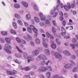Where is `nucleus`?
Listing matches in <instances>:
<instances>
[{"mask_svg":"<svg viewBox=\"0 0 78 78\" xmlns=\"http://www.w3.org/2000/svg\"><path fill=\"white\" fill-rule=\"evenodd\" d=\"M6 72L7 74L10 75H14L17 73V71L15 70H13L12 71L7 70Z\"/></svg>","mask_w":78,"mask_h":78,"instance_id":"1","label":"nucleus"},{"mask_svg":"<svg viewBox=\"0 0 78 78\" xmlns=\"http://www.w3.org/2000/svg\"><path fill=\"white\" fill-rule=\"evenodd\" d=\"M47 70V69L44 66H41L40 68V69H38L37 71L39 72H45Z\"/></svg>","mask_w":78,"mask_h":78,"instance_id":"2","label":"nucleus"},{"mask_svg":"<svg viewBox=\"0 0 78 78\" xmlns=\"http://www.w3.org/2000/svg\"><path fill=\"white\" fill-rule=\"evenodd\" d=\"M39 53V51L37 50H34L32 52L33 55L34 56H37Z\"/></svg>","mask_w":78,"mask_h":78,"instance_id":"3","label":"nucleus"},{"mask_svg":"<svg viewBox=\"0 0 78 78\" xmlns=\"http://www.w3.org/2000/svg\"><path fill=\"white\" fill-rule=\"evenodd\" d=\"M38 58L41 59H42L43 60H46L47 58L46 56L44 55H39Z\"/></svg>","mask_w":78,"mask_h":78,"instance_id":"4","label":"nucleus"},{"mask_svg":"<svg viewBox=\"0 0 78 78\" xmlns=\"http://www.w3.org/2000/svg\"><path fill=\"white\" fill-rule=\"evenodd\" d=\"M55 56L56 58H59L60 59H62V56L58 52H56L55 53Z\"/></svg>","mask_w":78,"mask_h":78,"instance_id":"5","label":"nucleus"},{"mask_svg":"<svg viewBox=\"0 0 78 78\" xmlns=\"http://www.w3.org/2000/svg\"><path fill=\"white\" fill-rule=\"evenodd\" d=\"M51 44H51V46L53 49L55 50V49H56V44L53 43V41H51Z\"/></svg>","mask_w":78,"mask_h":78,"instance_id":"6","label":"nucleus"},{"mask_svg":"<svg viewBox=\"0 0 78 78\" xmlns=\"http://www.w3.org/2000/svg\"><path fill=\"white\" fill-rule=\"evenodd\" d=\"M40 17H41V20H45V16H43V14L41 13H39L38 14Z\"/></svg>","mask_w":78,"mask_h":78,"instance_id":"7","label":"nucleus"},{"mask_svg":"<svg viewBox=\"0 0 78 78\" xmlns=\"http://www.w3.org/2000/svg\"><path fill=\"white\" fill-rule=\"evenodd\" d=\"M27 59H28V62H30V61H33L34 60V58L31 56H28Z\"/></svg>","mask_w":78,"mask_h":78,"instance_id":"8","label":"nucleus"},{"mask_svg":"<svg viewBox=\"0 0 78 78\" xmlns=\"http://www.w3.org/2000/svg\"><path fill=\"white\" fill-rule=\"evenodd\" d=\"M65 67L66 69H70V68L72 67V65L71 64H66L65 65Z\"/></svg>","mask_w":78,"mask_h":78,"instance_id":"9","label":"nucleus"},{"mask_svg":"<svg viewBox=\"0 0 78 78\" xmlns=\"http://www.w3.org/2000/svg\"><path fill=\"white\" fill-rule=\"evenodd\" d=\"M21 3L25 8L28 7V3L26 2L25 1H22Z\"/></svg>","mask_w":78,"mask_h":78,"instance_id":"10","label":"nucleus"},{"mask_svg":"<svg viewBox=\"0 0 78 78\" xmlns=\"http://www.w3.org/2000/svg\"><path fill=\"white\" fill-rule=\"evenodd\" d=\"M63 53L66 56H70L71 54L69 52V51H66L63 52Z\"/></svg>","mask_w":78,"mask_h":78,"instance_id":"11","label":"nucleus"},{"mask_svg":"<svg viewBox=\"0 0 78 78\" xmlns=\"http://www.w3.org/2000/svg\"><path fill=\"white\" fill-rule=\"evenodd\" d=\"M5 47L6 48H7V49L9 50H11V46L8 44H5Z\"/></svg>","mask_w":78,"mask_h":78,"instance_id":"12","label":"nucleus"},{"mask_svg":"<svg viewBox=\"0 0 78 78\" xmlns=\"http://www.w3.org/2000/svg\"><path fill=\"white\" fill-rule=\"evenodd\" d=\"M5 41L8 44H10L11 43V40L8 37H6L5 38Z\"/></svg>","mask_w":78,"mask_h":78,"instance_id":"13","label":"nucleus"},{"mask_svg":"<svg viewBox=\"0 0 78 78\" xmlns=\"http://www.w3.org/2000/svg\"><path fill=\"white\" fill-rule=\"evenodd\" d=\"M14 5L15 8H16V9H18L20 7V5L19 4L15 3Z\"/></svg>","mask_w":78,"mask_h":78,"instance_id":"14","label":"nucleus"},{"mask_svg":"<svg viewBox=\"0 0 78 78\" xmlns=\"http://www.w3.org/2000/svg\"><path fill=\"white\" fill-rule=\"evenodd\" d=\"M57 3L58 4V5H57L56 7V8L57 10H58L59 8V5H60V0H57Z\"/></svg>","mask_w":78,"mask_h":78,"instance_id":"15","label":"nucleus"},{"mask_svg":"<svg viewBox=\"0 0 78 78\" xmlns=\"http://www.w3.org/2000/svg\"><path fill=\"white\" fill-rule=\"evenodd\" d=\"M43 45L45 48H47V47H48V44L45 41H43Z\"/></svg>","mask_w":78,"mask_h":78,"instance_id":"16","label":"nucleus"},{"mask_svg":"<svg viewBox=\"0 0 78 78\" xmlns=\"http://www.w3.org/2000/svg\"><path fill=\"white\" fill-rule=\"evenodd\" d=\"M34 19L35 22H37V23H38V22H40V20L38 18L36 17H34Z\"/></svg>","mask_w":78,"mask_h":78,"instance_id":"17","label":"nucleus"},{"mask_svg":"<svg viewBox=\"0 0 78 78\" xmlns=\"http://www.w3.org/2000/svg\"><path fill=\"white\" fill-rule=\"evenodd\" d=\"M44 52L45 54H47V55H50V51L48 49H45L44 50Z\"/></svg>","mask_w":78,"mask_h":78,"instance_id":"18","label":"nucleus"},{"mask_svg":"<svg viewBox=\"0 0 78 78\" xmlns=\"http://www.w3.org/2000/svg\"><path fill=\"white\" fill-rule=\"evenodd\" d=\"M15 55L17 58H21L22 57V55L20 54L16 53Z\"/></svg>","mask_w":78,"mask_h":78,"instance_id":"19","label":"nucleus"},{"mask_svg":"<svg viewBox=\"0 0 78 78\" xmlns=\"http://www.w3.org/2000/svg\"><path fill=\"white\" fill-rule=\"evenodd\" d=\"M24 70H25V71H29V70H31V68H30V66L26 67L24 68Z\"/></svg>","mask_w":78,"mask_h":78,"instance_id":"20","label":"nucleus"},{"mask_svg":"<svg viewBox=\"0 0 78 78\" xmlns=\"http://www.w3.org/2000/svg\"><path fill=\"white\" fill-rule=\"evenodd\" d=\"M34 9L35 11H38L39 10V9L37 8V7L36 5L35 4H34Z\"/></svg>","mask_w":78,"mask_h":78,"instance_id":"21","label":"nucleus"},{"mask_svg":"<svg viewBox=\"0 0 78 78\" xmlns=\"http://www.w3.org/2000/svg\"><path fill=\"white\" fill-rule=\"evenodd\" d=\"M26 18L27 20H30L31 19V16L29 14H28L26 16Z\"/></svg>","mask_w":78,"mask_h":78,"instance_id":"22","label":"nucleus"},{"mask_svg":"<svg viewBox=\"0 0 78 78\" xmlns=\"http://www.w3.org/2000/svg\"><path fill=\"white\" fill-rule=\"evenodd\" d=\"M4 51L7 52V53H8L11 54V51H10L9 50H8L5 48H4Z\"/></svg>","mask_w":78,"mask_h":78,"instance_id":"23","label":"nucleus"},{"mask_svg":"<svg viewBox=\"0 0 78 78\" xmlns=\"http://www.w3.org/2000/svg\"><path fill=\"white\" fill-rule=\"evenodd\" d=\"M77 41V40L76 38H73L72 40V42L73 43H75V42H76Z\"/></svg>","mask_w":78,"mask_h":78,"instance_id":"24","label":"nucleus"},{"mask_svg":"<svg viewBox=\"0 0 78 78\" xmlns=\"http://www.w3.org/2000/svg\"><path fill=\"white\" fill-rule=\"evenodd\" d=\"M35 42H36L37 44H40V40L38 38H37L35 40Z\"/></svg>","mask_w":78,"mask_h":78,"instance_id":"25","label":"nucleus"},{"mask_svg":"<svg viewBox=\"0 0 78 78\" xmlns=\"http://www.w3.org/2000/svg\"><path fill=\"white\" fill-rule=\"evenodd\" d=\"M10 32L12 34H16V31L12 29H11L10 30Z\"/></svg>","mask_w":78,"mask_h":78,"instance_id":"26","label":"nucleus"},{"mask_svg":"<svg viewBox=\"0 0 78 78\" xmlns=\"http://www.w3.org/2000/svg\"><path fill=\"white\" fill-rule=\"evenodd\" d=\"M15 16L16 18L17 19H20V16L18 14H16L15 15Z\"/></svg>","mask_w":78,"mask_h":78,"instance_id":"27","label":"nucleus"},{"mask_svg":"<svg viewBox=\"0 0 78 78\" xmlns=\"http://www.w3.org/2000/svg\"><path fill=\"white\" fill-rule=\"evenodd\" d=\"M16 48L17 50H18V51L20 53H23V51H22V50L20 49L18 47V46H16Z\"/></svg>","mask_w":78,"mask_h":78,"instance_id":"28","label":"nucleus"},{"mask_svg":"<svg viewBox=\"0 0 78 78\" xmlns=\"http://www.w3.org/2000/svg\"><path fill=\"white\" fill-rule=\"evenodd\" d=\"M27 29L29 33H32V32H33V31H32V30H31V28L28 27H27Z\"/></svg>","mask_w":78,"mask_h":78,"instance_id":"29","label":"nucleus"},{"mask_svg":"<svg viewBox=\"0 0 78 78\" xmlns=\"http://www.w3.org/2000/svg\"><path fill=\"white\" fill-rule=\"evenodd\" d=\"M16 41L18 42V43H21V40L19 38L17 37L16 38Z\"/></svg>","mask_w":78,"mask_h":78,"instance_id":"30","label":"nucleus"},{"mask_svg":"<svg viewBox=\"0 0 78 78\" xmlns=\"http://www.w3.org/2000/svg\"><path fill=\"white\" fill-rule=\"evenodd\" d=\"M27 37L28 38V39H29V40H30V41H32V37H31V36L29 34H27Z\"/></svg>","mask_w":78,"mask_h":78,"instance_id":"31","label":"nucleus"},{"mask_svg":"<svg viewBox=\"0 0 78 78\" xmlns=\"http://www.w3.org/2000/svg\"><path fill=\"white\" fill-rule=\"evenodd\" d=\"M76 58V56L75 55H72L71 56V59H72V60H74V59H75Z\"/></svg>","mask_w":78,"mask_h":78,"instance_id":"32","label":"nucleus"},{"mask_svg":"<svg viewBox=\"0 0 78 78\" xmlns=\"http://www.w3.org/2000/svg\"><path fill=\"white\" fill-rule=\"evenodd\" d=\"M13 25L15 28H17V24L15 22H13Z\"/></svg>","mask_w":78,"mask_h":78,"instance_id":"33","label":"nucleus"},{"mask_svg":"<svg viewBox=\"0 0 78 78\" xmlns=\"http://www.w3.org/2000/svg\"><path fill=\"white\" fill-rule=\"evenodd\" d=\"M52 33H55L56 32V29H55V27H52Z\"/></svg>","mask_w":78,"mask_h":78,"instance_id":"34","label":"nucleus"},{"mask_svg":"<svg viewBox=\"0 0 78 78\" xmlns=\"http://www.w3.org/2000/svg\"><path fill=\"white\" fill-rule=\"evenodd\" d=\"M46 75L48 78V77H50V75H51V73L49 72H47L46 73Z\"/></svg>","mask_w":78,"mask_h":78,"instance_id":"35","label":"nucleus"},{"mask_svg":"<svg viewBox=\"0 0 78 78\" xmlns=\"http://www.w3.org/2000/svg\"><path fill=\"white\" fill-rule=\"evenodd\" d=\"M23 78H31V76L29 75H25L23 76Z\"/></svg>","mask_w":78,"mask_h":78,"instance_id":"36","label":"nucleus"},{"mask_svg":"<svg viewBox=\"0 0 78 78\" xmlns=\"http://www.w3.org/2000/svg\"><path fill=\"white\" fill-rule=\"evenodd\" d=\"M52 78H60V76L58 75L57 74L54 75Z\"/></svg>","mask_w":78,"mask_h":78,"instance_id":"37","label":"nucleus"},{"mask_svg":"<svg viewBox=\"0 0 78 78\" xmlns=\"http://www.w3.org/2000/svg\"><path fill=\"white\" fill-rule=\"evenodd\" d=\"M66 32H62L61 33V34L63 36H64V38L65 39L66 37Z\"/></svg>","mask_w":78,"mask_h":78,"instance_id":"38","label":"nucleus"},{"mask_svg":"<svg viewBox=\"0 0 78 78\" xmlns=\"http://www.w3.org/2000/svg\"><path fill=\"white\" fill-rule=\"evenodd\" d=\"M69 23H70V25H73L74 24V23H73V20L71 19H69Z\"/></svg>","mask_w":78,"mask_h":78,"instance_id":"39","label":"nucleus"},{"mask_svg":"<svg viewBox=\"0 0 78 78\" xmlns=\"http://www.w3.org/2000/svg\"><path fill=\"white\" fill-rule=\"evenodd\" d=\"M33 31L35 33H37V32H38V30H37V29L35 27V28H34L33 30Z\"/></svg>","mask_w":78,"mask_h":78,"instance_id":"40","label":"nucleus"},{"mask_svg":"<svg viewBox=\"0 0 78 78\" xmlns=\"http://www.w3.org/2000/svg\"><path fill=\"white\" fill-rule=\"evenodd\" d=\"M61 30L63 33H66V30L64 29V28L63 27H61Z\"/></svg>","mask_w":78,"mask_h":78,"instance_id":"41","label":"nucleus"},{"mask_svg":"<svg viewBox=\"0 0 78 78\" xmlns=\"http://www.w3.org/2000/svg\"><path fill=\"white\" fill-rule=\"evenodd\" d=\"M2 33L3 35H5V36H6V35L7 34V32L5 31H3L2 32Z\"/></svg>","mask_w":78,"mask_h":78,"instance_id":"42","label":"nucleus"},{"mask_svg":"<svg viewBox=\"0 0 78 78\" xmlns=\"http://www.w3.org/2000/svg\"><path fill=\"white\" fill-rule=\"evenodd\" d=\"M46 36H47V37H50V35L48 32H47L46 33Z\"/></svg>","mask_w":78,"mask_h":78,"instance_id":"43","label":"nucleus"},{"mask_svg":"<svg viewBox=\"0 0 78 78\" xmlns=\"http://www.w3.org/2000/svg\"><path fill=\"white\" fill-rule=\"evenodd\" d=\"M64 7L66 10V11H69V7H68L66 5H65L64 6Z\"/></svg>","mask_w":78,"mask_h":78,"instance_id":"44","label":"nucleus"},{"mask_svg":"<svg viewBox=\"0 0 78 78\" xmlns=\"http://www.w3.org/2000/svg\"><path fill=\"white\" fill-rule=\"evenodd\" d=\"M18 23L20 25H22L23 24V23H22V21L21 20H18Z\"/></svg>","mask_w":78,"mask_h":78,"instance_id":"45","label":"nucleus"},{"mask_svg":"<svg viewBox=\"0 0 78 78\" xmlns=\"http://www.w3.org/2000/svg\"><path fill=\"white\" fill-rule=\"evenodd\" d=\"M30 28L32 30H34V29L35 28V27H34V26L32 25H30Z\"/></svg>","mask_w":78,"mask_h":78,"instance_id":"46","label":"nucleus"},{"mask_svg":"<svg viewBox=\"0 0 78 78\" xmlns=\"http://www.w3.org/2000/svg\"><path fill=\"white\" fill-rule=\"evenodd\" d=\"M70 62H71V63H72V66H75V62H74L70 60Z\"/></svg>","mask_w":78,"mask_h":78,"instance_id":"47","label":"nucleus"},{"mask_svg":"<svg viewBox=\"0 0 78 78\" xmlns=\"http://www.w3.org/2000/svg\"><path fill=\"white\" fill-rule=\"evenodd\" d=\"M56 41L57 44H58V45H60L61 44V42L59 41V40H58V38L56 39Z\"/></svg>","mask_w":78,"mask_h":78,"instance_id":"48","label":"nucleus"},{"mask_svg":"<svg viewBox=\"0 0 78 78\" xmlns=\"http://www.w3.org/2000/svg\"><path fill=\"white\" fill-rule=\"evenodd\" d=\"M24 57L25 58H27L28 57V54L26 53H23Z\"/></svg>","mask_w":78,"mask_h":78,"instance_id":"49","label":"nucleus"},{"mask_svg":"<svg viewBox=\"0 0 78 78\" xmlns=\"http://www.w3.org/2000/svg\"><path fill=\"white\" fill-rule=\"evenodd\" d=\"M21 42L23 44H26V43H27L26 41L24 40H21Z\"/></svg>","mask_w":78,"mask_h":78,"instance_id":"50","label":"nucleus"},{"mask_svg":"<svg viewBox=\"0 0 78 78\" xmlns=\"http://www.w3.org/2000/svg\"><path fill=\"white\" fill-rule=\"evenodd\" d=\"M78 71V69L76 67L74 68L73 70V72H75Z\"/></svg>","mask_w":78,"mask_h":78,"instance_id":"51","label":"nucleus"},{"mask_svg":"<svg viewBox=\"0 0 78 78\" xmlns=\"http://www.w3.org/2000/svg\"><path fill=\"white\" fill-rule=\"evenodd\" d=\"M71 47L72 48V49L73 50L75 49V46L73 44H71Z\"/></svg>","mask_w":78,"mask_h":78,"instance_id":"52","label":"nucleus"},{"mask_svg":"<svg viewBox=\"0 0 78 78\" xmlns=\"http://www.w3.org/2000/svg\"><path fill=\"white\" fill-rule=\"evenodd\" d=\"M19 47L20 48L22 49V48H23V47H24L23 44H19Z\"/></svg>","mask_w":78,"mask_h":78,"instance_id":"53","label":"nucleus"},{"mask_svg":"<svg viewBox=\"0 0 78 78\" xmlns=\"http://www.w3.org/2000/svg\"><path fill=\"white\" fill-rule=\"evenodd\" d=\"M14 61L16 63H17V64H20V62H19V61H18V60H17V59H15L14 60Z\"/></svg>","mask_w":78,"mask_h":78,"instance_id":"54","label":"nucleus"},{"mask_svg":"<svg viewBox=\"0 0 78 78\" xmlns=\"http://www.w3.org/2000/svg\"><path fill=\"white\" fill-rule=\"evenodd\" d=\"M57 15H58V13L57 12H55L54 14L53 15V17H56L57 16Z\"/></svg>","mask_w":78,"mask_h":78,"instance_id":"55","label":"nucleus"},{"mask_svg":"<svg viewBox=\"0 0 78 78\" xmlns=\"http://www.w3.org/2000/svg\"><path fill=\"white\" fill-rule=\"evenodd\" d=\"M45 22L46 24H49L50 23V22H49V21L48 20H45Z\"/></svg>","mask_w":78,"mask_h":78,"instance_id":"56","label":"nucleus"},{"mask_svg":"<svg viewBox=\"0 0 78 78\" xmlns=\"http://www.w3.org/2000/svg\"><path fill=\"white\" fill-rule=\"evenodd\" d=\"M39 78H45L44 77V75L42 74H40L39 76Z\"/></svg>","mask_w":78,"mask_h":78,"instance_id":"57","label":"nucleus"},{"mask_svg":"<svg viewBox=\"0 0 78 78\" xmlns=\"http://www.w3.org/2000/svg\"><path fill=\"white\" fill-rule=\"evenodd\" d=\"M52 23L55 26H56L57 25V23H56V21L55 20H53L52 21Z\"/></svg>","mask_w":78,"mask_h":78,"instance_id":"58","label":"nucleus"},{"mask_svg":"<svg viewBox=\"0 0 78 78\" xmlns=\"http://www.w3.org/2000/svg\"><path fill=\"white\" fill-rule=\"evenodd\" d=\"M62 24L63 26L64 27L66 26V21H63L62 22Z\"/></svg>","mask_w":78,"mask_h":78,"instance_id":"59","label":"nucleus"},{"mask_svg":"<svg viewBox=\"0 0 78 78\" xmlns=\"http://www.w3.org/2000/svg\"><path fill=\"white\" fill-rule=\"evenodd\" d=\"M60 20L61 21H63L64 20V17H63V16H61L60 18Z\"/></svg>","mask_w":78,"mask_h":78,"instance_id":"60","label":"nucleus"},{"mask_svg":"<svg viewBox=\"0 0 78 78\" xmlns=\"http://www.w3.org/2000/svg\"><path fill=\"white\" fill-rule=\"evenodd\" d=\"M50 37V39H51L52 40H53V39H54V37L53 35H51Z\"/></svg>","mask_w":78,"mask_h":78,"instance_id":"61","label":"nucleus"},{"mask_svg":"<svg viewBox=\"0 0 78 78\" xmlns=\"http://www.w3.org/2000/svg\"><path fill=\"white\" fill-rule=\"evenodd\" d=\"M30 44L32 45V46H33V47L34 46V42H33V41H31Z\"/></svg>","mask_w":78,"mask_h":78,"instance_id":"62","label":"nucleus"},{"mask_svg":"<svg viewBox=\"0 0 78 78\" xmlns=\"http://www.w3.org/2000/svg\"><path fill=\"white\" fill-rule=\"evenodd\" d=\"M75 5L74 4H72L71 5V7L72 8H75Z\"/></svg>","mask_w":78,"mask_h":78,"instance_id":"63","label":"nucleus"},{"mask_svg":"<svg viewBox=\"0 0 78 78\" xmlns=\"http://www.w3.org/2000/svg\"><path fill=\"white\" fill-rule=\"evenodd\" d=\"M64 15L66 18L68 17V14L66 13H64Z\"/></svg>","mask_w":78,"mask_h":78,"instance_id":"64","label":"nucleus"}]
</instances>
